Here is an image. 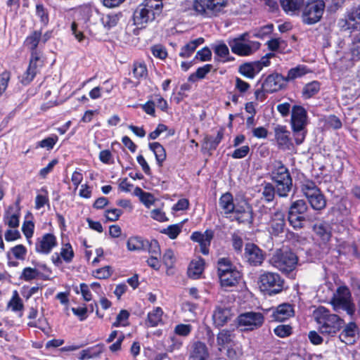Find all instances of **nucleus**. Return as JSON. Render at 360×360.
I'll return each mask as SVG.
<instances>
[{
	"instance_id": "nucleus-52",
	"label": "nucleus",
	"mask_w": 360,
	"mask_h": 360,
	"mask_svg": "<svg viewBox=\"0 0 360 360\" xmlns=\"http://www.w3.org/2000/svg\"><path fill=\"white\" fill-rule=\"evenodd\" d=\"M129 313L127 310H121L112 323L114 327L125 326L128 324Z\"/></svg>"
},
{
	"instance_id": "nucleus-4",
	"label": "nucleus",
	"mask_w": 360,
	"mask_h": 360,
	"mask_svg": "<svg viewBox=\"0 0 360 360\" xmlns=\"http://www.w3.org/2000/svg\"><path fill=\"white\" fill-rule=\"evenodd\" d=\"M163 8L162 0H144L134 13V24L141 27L159 16Z\"/></svg>"
},
{
	"instance_id": "nucleus-30",
	"label": "nucleus",
	"mask_w": 360,
	"mask_h": 360,
	"mask_svg": "<svg viewBox=\"0 0 360 360\" xmlns=\"http://www.w3.org/2000/svg\"><path fill=\"white\" fill-rule=\"evenodd\" d=\"M260 71V65L255 62L243 64L239 68V72L250 79H253Z\"/></svg>"
},
{
	"instance_id": "nucleus-43",
	"label": "nucleus",
	"mask_w": 360,
	"mask_h": 360,
	"mask_svg": "<svg viewBox=\"0 0 360 360\" xmlns=\"http://www.w3.org/2000/svg\"><path fill=\"white\" fill-rule=\"evenodd\" d=\"M308 201L312 208L317 210L324 208L326 205V200L320 191L311 198H309Z\"/></svg>"
},
{
	"instance_id": "nucleus-40",
	"label": "nucleus",
	"mask_w": 360,
	"mask_h": 360,
	"mask_svg": "<svg viewBox=\"0 0 360 360\" xmlns=\"http://www.w3.org/2000/svg\"><path fill=\"white\" fill-rule=\"evenodd\" d=\"M8 307L15 312L23 310L24 305L17 290L13 292L12 297L8 303Z\"/></svg>"
},
{
	"instance_id": "nucleus-8",
	"label": "nucleus",
	"mask_w": 360,
	"mask_h": 360,
	"mask_svg": "<svg viewBox=\"0 0 360 360\" xmlns=\"http://www.w3.org/2000/svg\"><path fill=\"white\" fill-rule=\"evenodd\" d=\"M229 0H195L193 9L197 14L205 18H212L223 12Z\"/></svg>"
},
{
	"instance_id": "nucleus-17",
	"label": "nucleus",
	"mask_w": 360,
	"mask_h": 360,
	"mask_svg": "<svg viewBox=\"0 0 360 360\" xmlns=\"http://www.w3.org/2000/svg\"><path fill=\"white\" fill-rule=\"evenodd\" d=\"M213 237V231L206 230L203 233L199 231L193 232L191 236V239L199 244L200 252L206 255L209 254V247L210 246Z\"/></svg>"
},
{
	"instance_id": "nucleus-20",
	"label": "nucleus",
	"mask_w": 360,
	"mask_h": 360,
	"mask_svg": "<svg viewBox=\"0 0 360 360\" xmlns=\"http://www.w3.org/2000/svg\"><path fill=\"white\" fill-rule=\"evenodd\" d=\"M339 226L337 224H330L327 221H319L314 225L313 229L316 235L323 242L330 240L333 231Z\"/></svg>"
},
{
	"instance_id": "nucleus-1",
	"label": "nucleus",
	"mask_w": 360,
	"mask_h": 360,
	"mask_svg": "<svg viewBox=\"0 0 360 360\" xmlns=\"http://www.w3.org/2000/svg\"><path fill=\"white\" fill-rule=\"evenodd\" d=\"M219 205L224 214L231 221L243 224L252 223V208L246 200H234L230 193H226L219 198Z\"/></svg>"
},
{
	"instance_id": "nucleus-64",
	"label": "nucleus",
	"mask_w": 360,
	"mask_h": 360,
	"mask_svg": "<svg viewBox=\"0 0 360 360\" xmlns=\"http://www.w3.org/2000/svg\"><path fill=\"white\" fill-rule=\"evenodd\" d=\"M250 153L249 146H243L236 148L232 153L231 157L234 159H241L246 157Z\"/></svg>"
},
{
	"instance_id": "nucleus-29",
	"label": "nucleus",
	"mask_w": 360,
	"mask_h": 360,
	"mask_svg": "<svg viewBox=\"0 0 360 360\" xmlns=\"http://www.w3.org/2000/svg\"><path fill=\"white\" fill-rule=\"evenodd\" d=\"M280 4L287 14L295 15L303 6L304 0H280Z\"/></svg>"
},
{
	"instance_id": "nucleus-63",
	"label": "nucleus",
	"mask_w": 360,
	"mask_h": 360,
	"mask_svg": "<svg viewBox=\"0 0 360 360\" xmlns=\"http://www.w3.org/2000/svg\"><path fill=\"white\" fill-rule=\"evenodd\" d=\"M150 217L160 222L168 221L165 212L161 208L153 209L150 212Z\"/></svg>"
},
{
	"instance_id": "nucleus-61",
	"label": "nucleus",
	"mask_w": 360,
	"mask_h": 360,
	"mask_svg": "<svg viewBox=\"0 0 360 360\" xmlns=\"http://www.w3.org/2000/svg\"><path fill=\"white\" fill-rule=\"evenodd\" d=\"M223 132L221 130H219L217 132V136L215 138H212L211 136L206 138V143L210 147V149H215L219 143L223 139Z\"/></svg>"
},
{
	"instance_id": "nucleus-41",
	"label": "nucleus",
	"mask_w": 360,
	"mask_h": 360,
	"mask_svg": "<svg viewBox=\"0 0 360 360\" xmlns=\"http://www.w3.org/2000/svg\"><path fill=\"white\" fill-rule=\"evenodd\" d=\"M41 41V32L34 31L29 35L25 41V45L32 51H37V47Z\"/></svg>"
},
{
	"instance_id": "nucleus-56",
	"label": "nucleus",
	"mask_w": 360,
	"mask_h": 360,
	"mask_svg": "<svg viewBox=\"0 0 360 360\" xmlns=\"http://www.w3.org/2000/svg\"><path fill=\"white\" fill-rule=\"evenodd\" d=\"M120 20V15L117 14H108L103 17L102 21L105 27L111 28L115 26Z\"/></svg>"
},
{
	"instance_id": "nucleus-14",
	"label": "nucleus",
	"mask_w": 360,
	"mask_h": 360,
	"mask_svg": "<svg viewBox=\"0 0 360 360\" xmlns=\"http://www.w3.org/2000/svg\"><path fill=\"white\" fill-rule=\"evenodd\" d=\"M274 137L280 149L283 150L292 149L293 143L290 138V133L285 126H276L274 127Z\"/></svg>"
},
{
	"instance_id": "nucleus-24",
	"label": "nucleus",
	"mask_w": 360,
	"mask_h": 360,
	"mask_svg": "<svg viewBox=\"0 0 360 360\" xmlns=\"http://www.w3.org/2000/svg\"><path fill=\"white\" fill-rule=\"evenodd\" d=\"M358 337V328L354 322H350L346 325L339 335L340 340L347 345L354 344Z\"/></svg>"
},
{
	"instance_id": "nucleus-48",
	"label": "nucleus",
	"mask_w": 360,
	"mask_h": 360,
	"mask_svg": "<svg viewBox=\"0 0 360 360\" xmlns=\"http://www.w3.org/2000/svg\"><path fill=\"white\" fill-rule=\"evenodd\" d=\"M183 223L173 224L165 229L162 233L167 234L171 239H175L181 232Z\"/></svg>"
},
{
	"instance_id": "nucleus-9",
	"label": "nucleus",
	"mask_w": 360,
	"mask_h": 360,
	"mask_svg": "<svg viewBox=\"0 0 360 360\" xmlns=\"http://www.w3.org/2000/svg\"><path fill=\"white\" fill-rule=\"evenodd\" d=\"M325 8L326 4L323 0H309L303 8V22L314 25L319 22L324 13Z\"/></svg>"
},
{
	"instance_id": "nucleus-6",
	"label": "nucleus",
	"mask_w": 360,
	"mask_h": 360,
	"mask_svg": "<svg viewBox=\"0 0 360 360\" xmlns=\"http://www.w3.org/2000/svg\"><path fill=\"white\" fill-rule=\"evenodd\" d=\"M291 127L294 140L297 145H300L305 139L307 134V112L300 105H294L291 111Z\"/></svg>"
},
{
	"instance_id": "nucleus-49",
	"label": "nucleus",
	"mask_w": 360,
	"mask_h": 360,
	"mask_svg": "<svg viewBox=\"0 0 360 360\" xmlns=\"http://www.w3.org/2000/svg\"><path fill=\"white\" fill-rule=\"evenodd\" d=\"M288 221L290 224L295 229H300L302 227L304 217L302 214L288 212Z\"/></svg>"
},
{
	"instance_id": "nucleus-13",
	"label": "nucleus",
	"mask_w": 360,
	"mask_h": 360,
	"mask_svg": "<svg viewBox=\"0 0 360 360\" xmlns=\"http://www.w3.org/2000/svg\"><path fill=\"white\" fill-rule=\"evenodd\" d=\"M259 284L262 291L272 295L277 294L282 290L283 281L278 274L265 272L260 275Z\"/></svg>"
},
{
	"instance_id": "nucleus-42",
	"label": "nucleus",
	"mask_w": 360,
	"mask_h": 360,
	"mask_svg": "<svg viewBox=\"0 0 360 360\" xmlns=\"http://www.w3.org/2000/svg\"><path fill=\"white\" fill-rule=\"evenodd\" d=\"M320 90V84L317 81H313L307 84L302 90V95L304 98H310L316 95Z\"/></svg>"
},
{
	"instance_id": "nucleus-10",
	"label": "nucleus",
	"mask_w": 360,
	"mask_h": 360,
	"mask_svg": "<svg viewBox=\"0 0 360 360\" xmlns=\"http://www.w3.org/2000/svg\"><path fill=\"white\" fill-rule=\"evenodd\" d=\"M248 33H243L238 37L235 38L229 42V45L233 53L241 56H250L258 50L260 44L257 41H250L247 39Z\"/></svg>"
},
{
	"instance_id": "nucleus-11",
	"label": "nucleus",
	"mask_w": 360,
	"mask_h": 360,
	"mask_svg": "<svg viewBox=\"0 0 360 360\" xmlns=\"http://www.w3.org/2000/svg\"><path fill=\"white\" fill-rule=\"evenodd\" d=\"M330 303L335 311H346L349 315L354 312V306L351 302V294L349 290L345 286H340L335 293H333Z\"/></svg>"
},
{
	"instance_id": "nucleus-33",
	"label": "nucleus",
	"mask_w": 360,
	"mask_h": 360,
	"mask_svg": "<svg viewBox=\"0 0 360 360\" xmlns=\"http://www.w3.org/2000/svg\"><path fill=\"white\" fill-rule=\"evenodd\" d=\"M148 241L144 240L139 236L130 237L127 242V247L129 251H141L148 247Z\"/></svg>"
},
{
	"instance_id": "nucleus-60",
	"label": "nucleus",
	"mask_w": 360,
	"mask_h": 360,
	"mask_svg": "<svg viewBox=\"0 0 360 360\" xmlns=\"http://www.w3.org/2000/svg\"><path fill=\"white\" fill-rule=\"evenodd\" d=\"M217 343L219 346H224L231 340V333L226 330H221L217 335Z\"/></svg>"
},
{
	"instance_id": "nucleus-37",
	"label": "nucleus",
	"mask_w": 360,
	"mask_h": 360,
	"mask_svg": "<svg viewBox=\"0 0 360 360\" xmlns=\"http://www.w3.org/2000/svg\"><path fill=\"white\" fill-rule=\"evenodd\" d=\"M132 72L134 77L138 80L146 78L148 70L146 63L142 61L134 62L132 67Z\"/></svg>"
},
{
	"instance_id": "nucleus-26",
	"label": "nucleus",
	"mask_w": 360,
	"mask_h": 360,
	"mask_svg": "<svg viewBox=\"0 0 360 360\" xmlns=\"http://www.w3.org/2000/svg\"><path fill=\"white\" fill-rule=\"evenodd\" d=\"M219 278L222 287H232L238 283L241 278V274L238 270H232L229 273L219 275Z\"/></svg>"
},
{
	"instance_id": "nucleus-35",
	"label": "nucleus",
	"mask_w": 360,
	"mask_h": 360,
	"mask_svg": "<svg viewBox=\"0 0 360 360\" xmlns=\"http://www.w3.org/2000/svg\"><path fill=\"white\" fill-rule=\"evenodd\" d=\"M150 149L153 152L158 165L161 167L166 160L167 155L164 147L158 142H154L149 144Z\"/></svg>"
},
{
	"instance_id": "nucleus-3",
	"label": "nucleus",
	"mask_w": 360,
	"mask_h": 360,
	"mask_svg": "<svg viewBox=\"0 0 360 360\" xmlns=\"http://www.w3.org/2000/svg\"><path fill=\"white\" fill-rule=\"evenodd\" d=\"M319 332L324 335H333L337 333L344 324V320L338 315L331 314L323 307H319L314 312Z\"/></svg>"
},
{
	"instance_id": "nucleus-50",
	"label": "nucleus",
	"mask_w": 360,
	"mask_h": 360,
	"mask_svg": "<svg viewBox=\"0 0 360 360\" xmlns=\"http://www.w3.org/2000/svg\"><path fill=\"white\" fill-rule=\"evenodd\" d=\"M307 209V204L303 200H298L292 202L291 205L289 212L303 214Z\"/></svg>"
},
{
	"instance_id": "nucleus-28",
	"label": "nucleus",
	"mask_w": 360,
	"mask_h": 360,
	"mask_svg": "<svg viewBox=\"0 0 360 360\" xmlns=\"http://www.w3.org/2000/svg\"><path fill=\"white\" fill-rule=\"evenodd\" d=\"M231 316V313L229 309L217 307L213 314L214 323L217 327L223 326Z\"/></svg>"
},
{
	"instance_id": "nucleus-31",
	"label": "nucleus",
	"mask_w": 360,
	"mask_h": 360,
	"mask_svg": "<svg viewBox=\"0 0 360 360\" xmlns=\"http://www.w3.org/2000/svg\"><path fill=\"white\" fill-rule=\"evenodd\" d=\"M204 266L205 261L202 258L192 261L188 270V276L194 279L198 278L203 272Z\"/></svg>"
},
{
	"instance_id": "nucleus-32",
	"label": "nucleus",
	"mask_w": 360,
	"mask_h": 360,
	"mask_svg": "<svg viewBox=\"0 0 360 360\" xmlns=\"http://www.w3.org/2000/svg\"><path fill=\"white\" fill-rule=\"evenodd\" d=\"M203 42L204 39L201 37L191 41L181 48L179 56L184 58H189L198 46L203 44Z\"/></svg>"
},
{
	"instance_id": "nucleus-55",
	"label": "nucleus",
	"mask_w": 360,
	"mask_h": 360,
	"mask_svg": "<svg viewBox=\"0 0 360 360\" xmlns=\"http://www.w3.org/2000/svg\"><path fill=\"white\" fill-rule=\"evenodd\" d=\"M34 224L32 221H25L22 226V231L30 243L34 233Z\"/></svg>"
},
{
	"instance_id": "nucleus-5",
	"label": "nucleus",
	"mask_w": 360,
	"mask_h": 360,
	"mask_svg": "<svg viewBox=\"0 0 360 360\" xmlns=\"http://www.w3.org/2000/svg\"><path fill=\"white\" fill-rule=\"evenodd\" d=\"M271 178L276 183V193L280 197H285L291 189L292 179L288 169L281 161L272 163Z\"/></svg>"
},
{
	"instance_id": "nucleus-46",
	"label": "nucleus",
	"mask_w": 360,
	"mask_h": 360,
	"mask_svg": "<svg viewBox=\"0 0 360 360\" xmlns=\"http://www.w3.org/2000/svg\"><path fill=\"white\" fill-rule=\"evenodd\" d=\"M268 48L272 51L283 50L286 46V42L281 38H273L266 42Z\"/></svg>"
},
{
	"instance_id": "nucleus-12",
	"label": "nucleus",
	"mask_w": 360,
	"mask_h": 360,
	"mask_svg": "<svg viewBox=\"0 0 360 360\" xmlns=\"http://www.w3.org/2000/svg\"><path fill=\"white\" fill-rule=\"evenodd\" d=\"M264 321V316L261 312L248 311L237 317L238 328L243 331H251L260 328Z\"/></svg>"
},
{
	"instance_id": "nucleus-57",
	"label": "nucleus",
	"mask_w": 360,
	"mask_h": 360,
	"mask_svg": "<svg viewBox=\"0 0 360 360\" xmlns=\"http://www.w3.org/2000/svg\"><path fill=\"white\" fill-rule=\"evenodd\" d=\"M71 30L72 34L75 36V39L79 42H82L85 40V36L84 34V31L82 27L79 25L78 22H73L71 25Z\"/></svg>"
},
{
	"instance_id": "nucleus-23",
	"label": "nucleus",
	"mask_w": 360,
	"mask_h": 360,
	"mask_svg": "<svg viewBox=\"0 0 360 360\" xmlns=\"http://www.w3.org/2000/svg\"><path fill=\"white\" fill-rule=\"evenodd\" d=\"M41 270H44L49 274H51V271L46 267V265H39L38 268L26 267L22 270L20 278L26 281L35 279L38 277L42 278L43 279H47L48 276L45 274L41 273Z\"/></svg>"
},
{
	"instance_id": "nucleus-54",
	"label": "nucleus",
	"mask_w": 360,
	"mask_h": 360,
	"mask_svg": "<svg viewBox=\"0 0 360 360\" xmlns=\"http://www.w3.org/2000/svg\"><path fill=\"white\" fill-rule=\"evenodd\" d=\"M58 140V138L56 135H52L51 136L46 138L38 142L37 146L46 148L47 150H51L57 143Z\"/></svg>"
},
{
	"instance_id": "nucleus-38",
	"label": "nucleus",
	"mask_w": 360,
	"mask_h": 360,
	"mask_svg": "<svg viewBox=\"0 0 360 360\" xmlns=\"http://www.w3.org/2000/svg\"><path fill=\"white\" fill-rule=\"evenodd\" d=\"M218 276L222 274H227L232 270H238L236 266L233 265L231 260L226 257L219 258L217 261Z\"/></svg>"
},
{
	"instance_id": "nucleus-47",
	"label": "nucleus",
	"mask_w": 360,
	"mask_h": 360,
	"mask_svg": "<svg viewBox=\"0 0 360 360\" xmlns=\"http://www.w3.org/2000/svg\"><path fill=\"white\" fill-rule=\"evenodd\" d=\"M214 53L219 57V60L222 62L229 60V51L226 44H219L214 49Z\"/></svg>"
},
{
	"instance_id": "nucleus-21",
	"label": "nucleus",
	"mask_w": 360,
	"mask_h": 360,
	"mask_svg": "<svg viewBox=\"0 0 360 360\" xmlns=\"http://www.w3.org/2000/svg\"><path fill=\"white\" fill-rule=\"evenodd\" d=\"M20 207L18 202L8 207L4 216V221L11 229H18L20 224Z\"/></svg>"
},
{
	"instance_id": "nucleus-51",
	"label": "nucleus",
	"mask_w": 360,
	"mask_h": 360,
	"mask_svg": "<svg viewBox=\"0 0 360 360\" xmlns=\"http://www.w3.org/2000/svg\"><path fill=\"white\" fill-rule=\"evenodd\" d=\"M36 15L44 25L48 24L49 13L47 9L42 4H37L36 6Z\"/></svg>"
},
{
	"instance_id": "nucleus-18",
	"label": "nucleus",
	"mask_w": 360,
	"mask_h": 360,
	"mask_svg": "<svg viewBox=\"0 0 360 360\" xmlns=\"http://www.w3.org/2000/svg\"><path fill=\"white\" fill-rule=\"evenodd\" d=\"M286 80L283 75L276 73L269 75L264 80L262 88L269 93L277 91L286 86Z\"/></svg>"
},
{
	"instance_id": "nucleus-44",
	"label": "nucleus",
	"mask_w": 360,
	"mask_h": 360,
	"mask_svg": "<svg viewBox=\"0 0 360 360\" xmlns=\"http://www.w3.org/2000/svg\"><path fill=\"white\" fill-rule=\"evenodd\" d=\"M212 68V65L210 64L198 68L195 73L189 76L188 81L194 82L197 79H203L211 71Z\"/></svg>"
},
{
	"instance_id": "nucleus-53",
	"label": "nucleus",
	"mask_w": 360,
	"mask_h": 360,
	"mask_svg": "<svg viewBox=\"0 0 360 360\" xmlns=\"http://www.w3.org/2000/svg\"><path fill=\"white\" fill-rule=\"evenodd\" d=\"M162 262L167 268H172L175 262L176 257L174 251L171 249H167L162 255Z\"/></svg>"
},
{
	"instance_id": "nucleus-62",
	"label": "nucleus",
	"mask_w": 360,
	"mask_h": 360,
	"mask_svg": "<svg viewBox=\"0 0 360 360\" xmlns=\"http://www.w3.org/2000/svg\"><path fill=\"white\" fill-rule=\"evenodd\" d=\"M33 62L30 63L29 67L22 77V82L25 84L32 81L37 73V70L33 69Z\"/></svg>"
},
{
	"instance_id": "nucleus-22",
	"label": "nucleus",
	"mask_w": 360,
	"mask_h": 360,
	"mask_svg": "<svg viewBox=\"0 0 360 360\" xmlns=\"http://www.w3.org/2000/svg\"><path fill=\"white\" fill-rule=\"evenodd\" d=\"M245 257L248 262L255 266L260 264L264 259L262 250L253 243L245 245Z\"/></svg>"
},
{
	"instance_id": "nucleus-19",
	"label": "nucleus",
	"mask_w": 360,
	"mask_h": 360,
	"mask_svg": "<svg viewBox=\"0 0 360 360\" xmlns=\"http://www.w3.org/2000/svg\"><path fill=\"white\" fill-rule=\"evenodd\" d=\"M285 226V215L281 211H276L271 214L268 223L267 229L270 234L278 236L283 233Z\"/></svg>"
},
{
	"instance_id": "nucleus-39",
	"label": "nucleus",
	"mask_w": 360,
	"mask_h": 360,
	"mask_svg": "<svg viewBox=\"0 0 360 360\" xmlns=\"http://www.w3.org/2000/svg\"><path fill=\"white\" fill-rule=\"evenodd\" d=\"M163 311L160 307H155L148 314L147 323L151 327L157 326L162 321Z\"/></svg>"
},
{
	"instance_id": "nucleus-59",
	"label": "nucleus",
	"mask_w": 360,
	"mask_h": 360,
	"mask_svg": "<svg viewBox=\"0 0 360 360\" xmlns=\"http://www.w3.org/2000/svg\"><path fill=\"white\" fill-rule=\"evenodd\" d=\"M13 257L18 259H24L27 254V249L22 245H18L11 249Z\"/></svg>"
},
{
	"instance_id": "nucleus-7",
	"label": "nucleus",
	"mask_w": 360,
	"mask_h": 360,
	"mask_svg": "<svg viewBox=\"0 0 360 360\" xmlns=\"http://www.w3.org/2000/svg\"><path fill=\"white\" fill-rule=\"evenodd\" d=\"M297 255L290 250H277L270 259V263L276 269L285 273L293 271L297 264Z\"/></svg>"
},
{
	"instance_id": "nucleus-45",
	"label": "nucleus",
	"mask_w": 360,
	"mask_h": 360,
	"mask_svg": "<svg viewBox=\"0 0 360 360\" xmlns=\"http://www.w3.org/2000/svg\"><path fill=\"white\" fill-rule=\"evenodd\" d=\"M273 24H268L266 25L254 30L252 34L254 37L264 39L266 36L269 35L273 32Z\"/></svg>"
},
{
	"instance_id": "nucleus-15",
	"label": "nucleus",
	"mask_w": 360,
	"mask_h": 360,
	"mask_svg": "<svg viewBox=\"0 0 360 360\" xmlns=\"http://www.w3.org/2000/svg\"><path fill=\"white\" fill-rule=\"evenodd\" d=\"M58 245L56 237L52 233H45L38 238L35 244L36 252L48 255Z\"/></svg>"
},
{
	"instance_id": "nucleus-2",
	"label": "nucleus",
	"mask_w": 360,
	"mask_h": 360,
	"mask_svg": "<svg viewBox=\"0 0 360 360\" xmlns=\"http://www.w3.org/2000/svg\"><path fill=\"white\" fill-rule=\"evenodd\" d=\"M338 27L342 30L350 32L352 46L349 55L352 62L347 66H352L354 62L360 60V8L349 13L345 19H340L338 21Z\"/></svg>"
},
{
	"instance_id": "nucleus-25",
	"label": "nucleus",
	"mask_w": 360,
	"mask_h": 360,
	"mask_svg": "<svg viewBox=\"0 0 360 360\" xmlns=\"http://www.w3.org/2000/svg\"><path fill=\"white\" fill-rule=\"evenodd\" d=\"M294 314V310L290 304H282L273 310L272 318L276 321H283Z\"/></svg>"
},
{
	"instance_id": "nucleus-36",
	"label": "nucleus",
	"mask_w": 360,
	"mask_h": 360,
	"mask_svg": "<svg viewBox=\"0 0 360 360\" xmlns=\"http://www.w3.org/2000/svg\"><path fill=\"white\" fill-rule=\"evenodd\" d=\"M301 190L308 200L320 191L315 183L310 180H304L302 182Z\"/></svg>"
},
{
	"instance_id": "nucleus-27",
	"label": "nucleus",
	"mask_w": 360,
	"mask_h": 360,
	"mask_svg": "<svg viewBox=\"0 0 360 360\" xmlns=\"http://www.w3.org/2000/svg\"><path fill=\"white\" fill-rule=\"evenodd\" d=\"M209 353L206 345L201 342H195L190 354L189 360H207Z\"/></svg>"
},
{
	"instance_id": "nucleus-16",
	"label": "nucleus",
	"mask_w": 360,
	"mask_h": 360,
	"mask_svg": "<svg viewBox=\"0 0 360 360\" xmlns=\"http://www.w3.org/2000/svg\"><path fill=\"white\" fill-rule=\"evenodd\" d=\"M75 256L73 248L70 243H62L60 252H55L51 256L52 262L57 266L62 264L63 262L65 263L72 262Z\"/></svg>"
},
{
	"instance_id": "nucleus-34",
	"label": "nucleus",
	"mask_w": 360,
	"mask_h": 360,
	"mask_svg": "<svg viewBox=\"0 0 360 360\" xmlns=\"http://www.w3.org/2000/svg\"><path fill=\"white\" fill-rule=\"evenodd\" d=\"M309 72V71L307 68L303 65H300L292 68L288 70L287 75L285 77L286 82H292L296 79L300 78Z\"/></svg>"
},
{
	"instance_id": "nucleus-58",
	"label": "nucleus",
	"mask_w": 360,
	"mask_h": 360,
	"mask_svg": "<svg viewBox=\"0 0 360 360\" xmlns=\"http://www.w3.org/2000/svg\"><path fill=\"white\" fill-rule=\"evenodd\" d=\"M275 188L271 184H266L263 188L262 196L267 202H271L274 198Z\"/></svg>"
}]
</instances>
